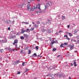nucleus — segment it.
I'll use <instances>...</instances> for the list:
<instances>
[{
    "label": "nucleus",
    "instance_id": "1",
    "mask_svg": "<svg viewBox=\"0 0 79 79\" xmlns=\"http://www.w3.org/2000/svg\"><path fill=\"white\" fill-rule=\"evenodd\" d=\"M52 5V3L51 2H47L46 3V5H44L45 8V9H47L48 6H51Z\"/></svg>",
    "mask_w": 79,
    "mask_h": 79
},
{
    "label": "nucleus",
    "instance_id": "2",
    "mask_svg": "<svg viewBox=\"0 0 79 79\" xmlns=\"http://www.w3.org/2000/svg\"><path fill=\"white\" fill-rule=\"evenodd\" d=\"M28 2V5H27V10H29V9H30V11H33L32 9H31V4H30V2Z\"/></svg>",
    "mask_w": 79,
    "mask_h": 79
},
{
    "label": "nucleus",
    "instance_id": "3",
    "mask_svg": "<svg viewBox=\"0 0 79 79\" xmlns=\"http://www.w3.org/2000/svg\"><path fill=\"white\" fill-rule=\"evenodd\" d=\"M37 6H38V7H37ZM40 4H39L38 5V6L36 5V7H35V6H34V9H37V8H38V9H39V10H42L41 9H40ZM40 13H42V11H40Z\"/></svg>",
    "mask_w": 79,
    "mask_h": 79
},
{
    "label": "nucleus",
    "instance_id": "4",
    "mask_svg": "<svg viewBox=\"0 0 79 79\" xmlns=\"http://www.w3.org/2000/svg\"><path fill=\"white\" fill-rule=\"evenodd\" d=\"M21 31H22L21 33H22V34H23V33L25 32H27V31H29V29H27V30H25L24 29H21Z\"/></svg>",
    "mask_w": 79,
    "mask_h": 79
},
{
    "label": "nucleus",
    "instance_id": "5",
    "mask_svg": "<svg viewBox=\"0 0 79 79\" xmlns=\"http://www.w3.org/2000/svg\"><path fill=\"white\" fill-rule=\"evenodd\" d=\"M70 50H72L74 48V45L72 44H71L70 45Z\"/></svg>",
    "mask_w": 79,
    "mask_h": 79
},
{
    "label": "nucleus",
    "instance_id": "6",
    "mask_svg": "<svg viewBox=\"0 0 79 79\" xmlns=\"http://www.w3.org/2000/svg\"><path fill=\"white\" fill-rule=\"evenodd\" d=\"M55 75H57L58 76H59V77H61V76H62V77H64V76L62 74H55Z\"/></svg>",
    "mask_w": 79,
    "mask_h": 79
},
{
    "label": "nucleus",
    "instance_id": "7",
    "mask_svg": "<svg viewBox=\"0 0 79 79\" xmlns=\"http://www.w3.org/2000/svg\"><path fill=\"white\" fill-rule=\"evenodd\" d=\"M23 37L25 38H27L29 37V35H27V34H23Z\"/></svg>",
    "mask_w": 79,
    "mask_h": 79
},
{
    "label": "nucleus",
    "instance_id": "8",
    "mask_svg": "<svg viewBox=\"0 0 79 79\" xmlns=\"http://www.w3.org/2000/svg\"><path fill=\"white\" fill-rule=\"evenodd\" d=\"M47 21L46 22V23L47 24H51V23L50 22V21H51V20H49V19H48L47 20Z\"/></svg>",
    "mask_w": 79,
    "mask_h": 79
},
{
    "label": "nucleus",
    "instance_id": "9",
    "mask_svg": "<svg viewBox=\"0 0 79 79\" xmlns=\"http://www.w3.org/2000/svg\"><path fill=\"white\" fill-rule=\"evenodd\" d=\"M55 43H58V41L56 40V41H53L52 42L51 44H52V45H53V44H54Z\"/></svg>",
    "mask_w": 79,
    "mask_h": 79
},
{
    "label": "nucleus",
    "instance_id": "10",
    "mask_svg": "<svg viewBox=\"0 0 79 79\" xmlns=\"http://www.w3.org/2000/svg\"><path fill=\"white\" fill-rule=\"evenodd\" d=\"M18 43V40H14V42L13 43V45H15V44H17Z\"/></svg>",
    "mask_w": 79,
    "mask_h": 79
},
{
    "label": "nucleus",
    "instance_id": "11",
    "mask_svg": "<svg viewBox=\"0 0 79 79\" xmlns=\"http://www.w3.org/2000/svg\"><path fill=\"white\" fill-rule=\"evenodd\" d=\"M20 63V61H16L15 62H14L13 63V64H14V65H15V64H18V63Z\"/></svg>",
    "mask_w": 79,
    "mask_h": 79
},
{
    "label": "nucleus",
    "instance_id": "12",
    "mask_svg": "<svg viewBox=\"0 0 79 79\" xmlns=\"http://www.w3.org/2000/svg\"><path fill=\"white\" fill-rule=\"evenodd\" d=\"M51 31V30H46V32H47V33H50L51 32V31Z\"/></svg>",
    "mask_w": 79,
    "mask_h": 79
},
{
    "label": "nucleus",
    "instance_id": "13",
    "mask_svg": "<svg viewBox=\"0 0 79 79\" xmlns=\"http://www.w3.org/2000/svg\"><path fill=\"white\" fill-rule=\"evenodd\" d=\"M5 50H10L11 48H5Z\"/></svg>",
    "mask_w": 79,
    "mask_h": 79
},
{
    "label": "nucleus",
    "instance_id": "14",
    "mask_svg": "<svg viewBox=\"0 0 79 79\" xmlns=\"http://www.w3.org/2000/svg\"><path fill=\"white\" fill-rule=\"evenodd\" d=\"M41 31L43 32H45V31H47V30L46 29H42L41 30Z\"/></svg>",
    "mask_w": 79,
    "mask_h": 79
},
{
    "label": "nucleus",
    "instance_id": "15",
    "mask_svg": "<svg viewBox=\"0 0 79 79\" xmlns=\"http://www.w3.org/2000/svg\"><path fill=\"white\" fill-rule=\"evenodd\" d=\"M23 23H24V24H29V22H23Z\"/></svg>",
    "mask_w": 79,
    "mask_h": 79
},
{
    "label": "nucleus",
    "instance_id": "16",
    "mask_svg": "<svg viewBox=\"0 0 79 79\" xmlns=\"http://www.w3.org/2000/svg\"><path fill=\"white\" fill-rule=\"evenodd\" d=\"M20 39H21L22 40H24V37H23V36H21L20 38Z\"/></svg>",
    "mask_w": 79,
    "mask_h": 79
},
{
    "label": "nucleus",
    "instance_id": "17",
    "mask_svg": "<svg viewBox=\"0 0 79 79\" xmlns=\"http://www.w3.org/2000/svg\"><path fill=\"white\" fill-rule=\"evenodd\" d=\"M62 19L64 20V19H65V16H63L62 17Z\"/></svg>",
    "mask_w": 79,
    "mask_h": 79
},
{
    "label": "nucleus",
    "instance_id": "18",
    "mask_svg": "<svg viewBox=\"0 0 79 79\" xmlns=\"http://www.w3.org/2000/svg\"><path fill=\"white\" fill-rule=\"evenodd\" d=\"M55 67L56 66H54L52 68V67H49V68H50L51 69H55Z\"/></svg>",
    "mask_w": 79,
    "mask_h": 79
},
{
    "label": "nucleus",
    "instance_id": "19",
    "mask_svg": "<svg viewBox=\"0 0 79 79\" xmlns=\"http://www.w3.org/2000/svg\"><path fill=\"white\" fill-rule=\"evenodd\" d=\"M76 60H73V64H76Z\"/></svg>",
    "mask_w": 79,
    "mask_h": 79
},
{
    "label": "nucleus",
    "instance_id": "20",
    "mask_svg": "<svg viewBox=\"0 0 79 79\" xmlns=\"http://www.w3.org/2000/svg\"><path fill=\"white\" fill-rule=\"evenodd\" d=\"M66 39H67V40H70V38L68 37V36H67V35H66Z\"/></svg>",
    "mask_w": 79,
    "mask_h": 79
},
{
    "label": "nucleus",
    "instance_id": "21",
    "mask_svg": "<svg viewBox=\"0 0 79 79\" xmlns=\"http://www.w3.org/2000/svg\"><path fill=\"white\" fill-rule=\"evenodd\" d=\"M64 44H61L60 45V47H64V46H63Z\"/></svg>",
    "mask_w": 79,
    "mask_h": 79
},
{
    "label": "nucleus",
    "instance_id": "22",
    "mask_svg": "<svg viewBox=\"0 0 79 79\" xmlns=\"http://www.w3.org/2000/svg\"><path fill=\"white\" fill-rule=\"evenodd\" d=\"M69 36H70V37H71V36H73V34H72L71 33H69Z\"/></svg>",
    "mask_w": 79,
    "mask_h": 79
},
{
    "label": "nucleus",
    "instance_id": "23",
    "mask_svg": "<svg viewBox=\"0 0 79 79\" xmlns=\"http://www.w3.org/2000/svg\"><path fill=\"white\" fill-rule=\"evenodd\" d=\"M18 6H19V8H23V7H22V6H21V5H20V4H19V5H18Z\"/></svg>",
    "mask_w": 79,
    "mask_h": 79
},
{
    "label": "nucleus",
    "instance_id": "24",
    "mask_svg": "<svg viewBox=\"0 0 79 79\" xmlns=\"http://www.w3.org/2000/svg\"><path fill=\"white\" fill-rule=\"evenodd\" d=\"M5 23H6L7 24H9V23L8 22V20H6V21H5Z\"/></svg>",
    "mask_w": 79,
    "mask_h": 79
},
{
    "label": "nucleus",
    "instance_id": "25",
    "mask_svg": "<svg viewBox=\"0 0 79 79\" xmlns=\"http://www.w3.org/2000/svg\"><path fill=\"white\" fill-rule=\"evenodd\" d=\"M28 52H28V54L29 55L31 54V50H29V51H28Z\"/></svg>",
    "mask_w": 79,
    "mask_h": 79
},
{
    "label": "nucleus",
    "instance_id": "26",
    "mask_svg": "<svg viewBox=\"0 0 79 79\" xmlns=\"http://www.w3.org/2000/svg\"><path fill=\"white\" fill-rule=\"evenodd\" d=\"M0 51L1 53H2L3 52V49H0Z\"/></svg>",
    "mask_w": 79,
    "mask_h": 79
},
{
    "label": "nucleus",
    "instance_id": "27",
    "mask_svg": "<svg viewBox=\"0 0 79 79\" xmlns=\"http://www.w3.org/2000/svg\"><path fill=\"white\" fill-rule=\"evenodd\" d=\"M35 48H36V50H39V46H36L35 47Z\"/></svg>",
    "mask_w": 79,
    "mask_h": 79
},
{
    "label": "nucleus",
    "instance_id": "28",
    "mask_svg": "<svg viewBox=\"0 0 79 79\" xmlns=\"http://www.w3.org/2000/svg\"><path fill=\"white\" fill-rule=\"evenodd\" d=\"M34 56H35L36 57L37 56V54H36V53H35L33 54Z\"/></svg>",
    "mask_w": 79,
    "mask_h": 79
},
{
    "label": "nucleus",
    "instance_id": "29",
    "mask_svg": "<svg viewBox=\"0 0 79 79\" xmlns=\"http://www.w3.org/2000/svg\"><path fill=\"white\" fill-rule=\"evenodd\" d=\"M52 50L53 51H56V48H53Z\"/></svg>",
    "mask_w": 79,
    "mask_h": 79
},
{
    "label": "nucleus",
    "instance_id": "30",
    "mask_svg": "<svg viewBox=\"0 0 79 79\" xmlns=\"http://www.w3.org/2000/svg\"><path fill=\"white\" fill-rule=\"evenodd\" d=\"M74 34H76V32H77V30H75L74 31Z\"/></svg>",
    "mask_w": 79,
    "mask_h": 79
},
{
    "label": "nucleus",
    "instance_id": "31",
    "mask_svg": "<svg viewBox=\"0 0 79 79\" xmlns=\"http://www.w3.org/2000/svg\"><path fill=\"white\" fill-rule=\"evenodd\" d=\"M64 45H68V43H65L64 44Z\"/></svg>",
    "mask_w": 79,
    "mask_h": 79
},
{
    "label": "nucleus",
    "instance_id": "32",
    "mask_svg": "<svg viewBox=\"0 0 79 79\" xmlns=\"http://www.w3.org/2000/svg\"><path fill=\"white\" fill-rule=\"evenodd\" d=\"M40 22H39V21H38L37 22V24H40Z\"/></svg>",
    "mask_w": 79,
    "mask_h": 79
},
{
    "label": "nucleus",
    "instance_id": "33",
    "mask_svg": "<svg viewBox=\"0 0 79 79\" xmlns=\"http://www.w3.org/2000/svg\"><path fill=\"white\" fill-rule=\"evenodd\" d=\"M57 16L58 18H60V15H58Z\"/></svg>",
    "mask_w": 79,
    "mask_h": 79
},
{
    "label": "nucleus",
    "instance_id": "34",
    "mask_svg": "<svg viewBox=\"0 0 79 79\" xmlns=\"http://www.w3.org/2000/svg\"><path fill=\"white\" fill-rule=\"evenodd\" d=\"M35 27H39V25L36 24L35 25Z\"/></svg>",
    "mask_w": 79,
    "mask_h": 79
},
{
    "label": "nucleus",
    "instance_id": "35",
    "mask_svg": "<svg viewBox=\"0 0 79 79\" xmlns=\"http://www.w3.org/2000/svg\"><path fill=\"white\" fill-rule=\"evenodd\" d=\"M17 74H20V72H18L17 73Z\"/></svg>",
    "mask_w": 79,
    "mask_h": 79
},
{
    "label": "nucleus",
    "instance_id": "36",
    "mask_svg": "<svg viewBox=\"0 0 79 79\" xmlns=\"http://www.w3.org/2000/svg\"><path fill=\"white\" fill-rule=\"evenodd\" d=\"M60 56H60V55H58L57 57V58H58L59 57H60Z\"/></svg>",
    "mask_w": 79,
    "mask_h": 79
},
{
    "label": "nucleus",
    "instance_id": "37",
    "mask_svg": "<svg viewBox=\"0 0 79 79\" xmlns=\"http://www.w3.org/2000/svg\"><path fill=\"white\" fill-rule=\"evenodd\" d=\"M73 27H74V26H76V24L75 23L73 24Z\"/></svg>",
    "mask_w": 79,
    "mask_h": 79
},
{
    "label": "nucleus",
    "instance_id": "38",
    "mask_svg": "<svg viewBox=\"0 0 79 79\" xmlns=\"http://www.w3.org/2000/svg\"><path fill=\"white\" fill-rule=\"evenodd\" d=\"M20 53H23V50H21L20 51Z\"/></svg>",
    "mask_w": 79,
    "mask_h": 79
},
{
    "label": "nucleus",
    "instance_id": "39",
    "mask_svg": "<svg viewBox=\"0 0 79 79\" xmlns=\"http://www.w3.org/2000/svg\"><path fill=\"white\" fill-rule=\"evenodd\" d=\"M34 28H32L31 29V31H34Z\"/></svg>",
    "mask_w": 79,
    "mask_h": 79
},
{
    "label": "nucleus",
    "instance_id": "40",
    "mask_svg": "<svg viewBox=\"0 0 79 79\" xmlns=\"http://www.w3.org/2000/svg\"><path fill=\"white\" fill-rule=\"evenodd\" d=\"M25 64V62L23 63H22V66H24V64Z\"/></svg>",
    "mask_w": 79,
    "mask_h": 79
},
{
    "label": "nucleus",
    "instance_id": "41",
    "mask_svg": "<svg viewBox=\"0 0 79 79\" xmlns=\"http://www.w3.org/2000/svg\"><path fill=\"white\" fill-rule=\"evenodd\" d=\"M8 30H9V31H10V27H9L8 28Z\"/></svg>",
    "mask_w": 79,
    "mask_h": 79
},
{
    "label": "nucleus",
    "instance_id": "42",
    "mask_svg": "<svg viewBox=\"0 0 79 79\" xmlns=\"http://www.w3.org/2000/svg\"><path fill=\"white\" fill-rule=\"evenodd\" d=\"M60 32H62V31H60L59 32V33H60Z\"/></svg>",
    "mask_w": 79,
    "mask_h": 79
},
{
    "label": "nucleus",
    "instance_id": "43",
    "mask_svg": "<svg viewBox=\"0 0 79 79\" xmlns=\"http://www.w3.org/2000/svg\"><path fill=\"white\" fill-rule=\"evenodd\" d=\"M71 66H73V63H71Z\"/></svg>",
    "mask_w": 79,
    "mask_h": 79
},
{
    "label": "nucleus",
    "instance_id": "44",
    "mask_svg": "<svg viewBox=\"0 0 79 79\" xmlns=\"http://www.w3.org/2000/svg\"><path fill=\"white\" fill-rule=\"evenodd\" d=\"M25 70H26L27 71H29V69H26Z\"/></svg>",
    "mask_w": 79,
    "mask_h": 79
},
{
    "label": "nucleus",
    "instance_id": "45",
    "mask_svg": "<svg viewBox=\"0 0 79 79\" xmlns=\"http://www.w3.org/2000/svg\"><path fill=\"white\" fill-rule=\"evenodd\" d=\"M56 35H58V32H56Z\"/></svg>",
    "mask_w": 79,
    "mask_h": 79
},
{
    "label": "nucleus",
    "instance_id": "46",
    "mask_svg": "<svg viewBox=\"0 0 79 79\" xmlns=\"http://www.w3.org/2000/svg\"><path fill=\"white\" fill-rule=\"evenodd\" d=\"M27 70H25V71H24L25 73H27Z\"/></svg>",
    "mask_w": 79,
    "mask_h": 79
},
{
    "label": "nucleus",
    "instance_id": "47",
    "mask_svg": "<svg viewBox=\"0 0 79 79\" xmlns=\"http://www.w3.org/2000/svg\"><path fill=\"white\" fill-rule=\"evenodd\" d=\"M69 33H68V32H65V34H69Z\"/></svg>",
    "mask_w": 79,
    "mask_h": 79
},
{
    "label": "nucleus",
    "instance_id": "48",
    "mask_svg": "<svg viewBox=\"0 0 79 79\" xmlns=\"http://www.w3.org/2000/svg\"><path fill=\"white\" fill-rule=\"evenodd\" d=\"M74 66H77V64H75L74 65Z\"/></svg>",
    "mask_w": 79,
    "mask_h": 79
},
{
    "label": "nucleus",
    "instance_id": "49",
    "mask_svg": "<svg viewBox=\"0 0 79 79\" xmlns=\"http://www.w3.org/2000/svg\"><path fill=\"white\" fill-rule=\"evenodd\" d=\"M67 27H68V28H69V26L68 25V26H67Z\"/></svg>",
    "mask_w": 79,
    "mask_h": 79
},
{
    "label": "nucleus",
    "instance_id": "50",
    "mask_svg": "<svg viewBox=\"0 0 79 79\" xmlns=\"http://www.w3.org/2000/svg\"><path fill=\"white\" fill-rule=\"evenodd\" d=\"M31 56V57H34V55H32Z\"/></svg>",
    "mask_w": 79,
    "mask_h": 79
},
{
    "label": "nucleus",
    "instance_id": "51",
    "mask_svg": "<svg viewBox=\"0 0 79 79\" xmlns=\"http://www.w3.org/2000/svg\"><path fill=\"white\" fill-rule=\"evenodd\" d=\"M30 0V1H34V0Z\"/></svg>",
    "mask_w": 79,
    "mask_h": 79
},
{
    "label": "nucleus",
    "instance_id": "52",
    "mask_svg": "<svg viewBox=\"0 0 79 79\" xmlns=\"http://www.w3.org/2000/svg\"><path fill=\"white\" fill-rule=\"evenodd\" d=\"M77 52V51H75V52L76 53Z\"/></svg>",
    "mask_w": 79,
    "mask_h": 79
},
{
    "label": "nucleus",
    "instance_id": "53",
    "mask_svg": "<svg viewBox=\"0 0 79 79\" xmlns=\"http://www.w3.org/2000/svg\"><path fill=\"white\" fill-rule=\"evenodd\" d=\"M12 23H15V21H13Z\"/></svg>",
    "mask_w": 79,
    "mask_h": 79
},
{
    "label": "nucleus",
    "instance_id": "54",
    "mask_svg": "<svg viewBox=\"0 0 79 79\" xmlns=\"http://www.w3.org/2000/svg\"><path fill=\"white\" fill-rule=\"evenodd\" d=\"M61 60H62V59H63V58L62 57H61V58H60V60H61Z\"/></svg>",
    "mask_w": 79,
    "mask_h": 79
},
{
    "label": "nucleus",
    "instance_id": "55",
    "mask_svg": "<svg viewBox=\"0 0 79 79\" xmlns=\"http://www.w3.org/2000/svg\"><path fill=\"white\" fill-rule=\"evenodd\" d=\"M40 57V55H38V57Z\"/></svg>",
    "mask_w": 79,
    "mask_h": 79
},
{
    "label": "nucleus",
    "instance_id": "56",
    "mask_svg": "<svg viewBox=\"0 0 79 79\" xmlns=\"http://www.w3.org/2000/svg\"><path fill=\"white\" fill-rule=\"evenodd\" d=\"M37 1H38V2H40V0H37Z\"/></svg>",
    "mask_w": 79,
    "mask_h": 79
},
{
    "label": "nucleus",
    "instance_id": "57",
    "mask_svg": "<svg viewBox=\"0 0 79 79\" xmlns=\"http://www.w3.org/2000/svg\"><path fill=\"white\" fill-rule=\"evenodd\" d=\"M34 79H37V78L35 77V78H34Z\"/></svg>",
    "mask_w": 79,
    "mask_h": 79
},
{
    "label": "nucleus",
    "instance_id": "58",
    "mask_svg": "<svg viewBox=\"0 0 79 79\" xmlns=\"http://www.w3.org/2000/svg\"><path fill=\"white\" fill-rule=\"evenodd\" d=\"M69 79H71V77H69Z\"/></svg>",
    "mask_w": 79,
    "mask_h": 79
},
{
    "label": "nucleus",
    "instance_id": "59",
    "mask_svg": "<svg viewBox=\"0 0 79 79\" xmlns=\"http://www.w3.org/2000/svg\"><path fill=\"white\" fill-rule=\"evenodd\" d=\"M32 24H34V22H32Z\"/></svg>",
    "mask_w": 79,
    "mask_h": 79
},
{
    "label": "nucleus",
    "instance_id": "60",
    "mask_svg": "<svg viewBox=\"0 0 79 79\" xmlns=\"http://www.w3.org/2000/svg\"><path fill=\"white\" fill-rule=\"evenodd\" d=\"M66 37V35H64V37Z\"/></svg>",
    "mask_w": 79,
    "mask_h": 79
},
{
    "label": "nucleus",
    "instance_id": "61",
    "mask_svg": "<svg viewBox=\"0 0 79 79\" xmlns=\"http://www.w3.org/2000/svg\"><path fill=\"white\" fill-rule=\"evenodd\" d=\"M15 46L16 47H17V44H16Z\"/></svg>",
    "mask_w": 79,
    "mask_h": 79
},
{
    "label": "nucleus",
    "instance_id": "62",
    "mask_svg": "<svg viewBox=\"0 0 79 79\" xmlns=\"http://www.w3.org/2000/svg\"><path fill=\"white\" fill-rule=\"evenodd\" d=\"M51 79H54V78H51Z\"/></svg>",
    "mask_w": 79,
    "mask_h": 79
},
{
    "label": "nucleus",
    "instance_id": "63",
    "mask_svg": "<svg viewBox=\"0 0 79 79\" xmlns=\"http://www.w3.org/2000/svg\"><path fill=\"white\" fill-rule=\"evenodd\" d=\"M29 26H30V27L31 26V25H30Z\"/></svg>",
    "mask_w": 79,
    "mask_h": 79
},
{
    "label": "nucleus",
    "instance_id": "64",
    "mask_svg": "<svg viewBox=\"0 0 79 79\" xmlns=\"http://www.w3.org/2000/svg\"><path fill=\"white\" fill-rule=\"evenodd\" d=\"M74 42H76V40H74Z\"/></svg>",
    "mask_w": 79,
    "mask_h": 79
}]
</instances>
